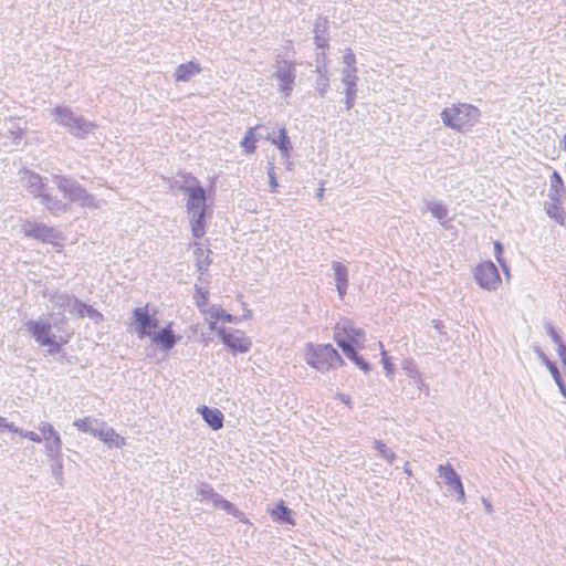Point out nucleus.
Here are the masks:
<instances>
[{
  "mask_svg": "<svg viewBox=\"0 0 566 566\" xmlns=\"http://www.w3.org/2000/svg\"><path fill=\"white\" fill-rule=\"evenodd\" d=\"M480 109L472 104L459 103L442 109L440 116L442 123L457 132H470L479 122Z\"/></svg>",
  "mask_w": 566,
  "mask_h": 566,
  "instance_id": "f257e3e1",
  "label": "nucleus"
},
{
  "mask_svg": "<svg viewBox=\"0 0 566 566\" xmlns=\"http://www.w3.org/2000/svg\"><path fill=\"white\" fill-rule=\"evenodd\" d=\"M51 115L59 125L65 127L76 138H86L97 127L93 122L87 120L82 115H76L71 108L65 106L54 107L51 111Z\"/></svg>",
  "mask_w": 566,
  "mask_h": 566,
  "instance_id": "f03ea898",
  "label": "nucleus"
},
{
  "mask_svg": "<svg viewBox=\"0 0 566 566\" xmlns=\"http://www.w3.org/2000/svg\"><path fill=\"white\" fill-rule=\"evenodd\" d=\"M53 182L70 202L77 203L82 208H98L95 197L88 193L77 180L64 175H53Z\"/></svg>",
  "mask_w": 566,
  "mask_h": 566,
  "instance_id": "7ed1b4c3",
  "label": "nucleus"
},
{
  "mask_svg": "<svg viewBox=\"0 0 566 566\" xmlns=\"http://www.w3.org/2000/svg\"><path fill=\"white\" fill-rule=\"evenodd\" d=\"M306 363L316 370L324 373L343 364L338 352L331 344H307Z\"/></svg>",
  "mask_w": 566,
  "mask_h": 566,
  "instance_id": "20e7f679",
  "label": "nucleus"
},
{
  "mask_svg": "<svg viewBox=\"0 0 566 566\" xmlns=\"http://www.w3.org/2000/svg\"><path fill=\"white\" fill-rule=\"evenodd\" d=\"M197 495L201 503H211L213 509L222 510L229 515L238 518L242 523H248L245 514L240 511L233 503L214 491L211 484L200 482L196 486Z\"/></svg>",
  "mask_w": 566,
  "mask_h": 566,
  "instance_id": "39448f33",
  "label": "nucleus"
},
{
  "mask_svg": "<svg viewBox=\"0 0 566 566\" xmlns=\"http://www.w3.org/2000/svg\"><path fill=\"white\" fill-rule=\"evenodd\" d=\"M185 184L179 189L187 195V212H198L207 210L206 190L199 180L192 175H185Z\"/></svg>",
  "mask_w": 566,
  "mask_h": 566,
  "instance_id": "423d86ee",
  "label": "nucleus"
},
{
  "mask_svg": "<svg viewBox=\"0 0 566 566\" xmlns=\"http://www.w3.org/2000/svg\"><path fill=\"white\" fill-rule=\"evenodd\" d=\"M156 313L157 311L155 310L150 312L148 304L133 310L135 332L139 339L149 337L158 328L159 321L156 317Z\"/></svg>",
  "mask_w": 566,
  "mask_h": 566,
  "instance_id": "0eeeda50",
  "label": "nucleus"
},
{
  "mask_svg": "<svg viewBox=\"0 0 566 566\" xmlns=\"http://www.w3.org/2000/svg\"><path fill=\"white\" fill-rule=\"evenodd\" d=\"M334 340L346 357L354 361V326L350 321L344 319L336 323Z\"/></svg>",
  "mask_w": 566,
  "mask_h": 566,
  "instance_id": "6e6552de",
  "label": "nucleus"
},
{
  "mask_svg": "<svg viewBox=\"0 0 566 566\" xmlns=\"http://www.w3.org/2000/svg\"><path fill=\"white\" fill-rule=\"evenodd\" d=\"M439 478L442 479L443 484L450 494H454L459 502L465 501V493L460 475L455 472L451 464H439L438 465Z\"/></svg>",
  "mask_w": 566,
  "mask_h": 566,
  "instance_id": "1a4fd4ad",
  "label": "nucleus"
},
{
  "mask_svg": "<svg viewBox=\"0 0 566 566\" xmlns=\"http://www.w3.org/2000/svg\"><path fill=\"white\" fill-rule=\"evenodd\" d=\"M474 279L486 291H495L501 283L500 273L491 261L482 262L475 268Z\"/></svg>",
  "mask_w": 566,
  "mask_h": 566,
  "instance_id": "9d476101",
  "label": "nucleus"
},
{
  "mask_svg": "<svg viewBox=\"0 0 566 566\" xmlns=\"http://www.w3.org/2000/svg\"><path fill=\"white\" fill-rule=\"evenodd\" d=\"M273 76L277 80L279 91L285 97H289L293 91L296 77L295 69L293 65L287 61L279 62Z\"/></svg>",
  "mask_w": 566,
  "mask_h": 566,
  "instance_id": "9b49d317",
  "label": "nucleus"
},
{
  "mask_svg": "<svg viewBox=\"0 0 566 566\" xmlns=\"http://www.w3.org/2000/svg\"><path fill=\"white\" fill-rule=\"evenodd\" d=\"M20 182L22 187L35 199H40L46 191L42 176L29 169L19 171Z\"/></svg>",
  "mask_w": 566,
  "mask_h": 566,
  "instance_id": "f8f14e48",
  "label": "nucleus"
},
{
  "mask_svg": "<svg viewBox=\"0 0 566 566\" xmlns=\"http://www.w3.org/2000/svg\"><path fill=\"white\" fill-rule=\"evenodd\" d=\"M218 336L222 343L233 352L247 353L251 347V340L240 331L231 333L224 327H220V329H218Z\"/></svg>",
  "mask_w": 566,
  "mask_h": 566,
  "instance_id": "ddd939ff",
  "label": "nucleus"
},
{
  "mask_svg": "<svg viewBox=\"0 0 566 566\" xmlns=\"http://www.w3.org/2000/svg\"><path fill=\"white\" fill-rule=\"evenodd\" d=\"M22 231L27 237L42 242H51L59 238L57 231L44 223L25 221L22 224Z\"/></svg>",
  "mask_w": 566,
  "mask_h": 566,
  "instance_id": "4468645a",
  "label": "nucleus"
},
{
  "mask_svg": "<svg viewBox=\"0 0 566 566\" xmlns=\"http://www.w3.org/2000/svg\"><path fill=\"white\" fill-rule=\"evenodd\" d=\"M38 429L41 432L42 441L45 442V453L54 452L56 454L57 451L62 450L61 436L50 422H40Z\"/></svg>",
  "mask_w": 566,
  "mask_h": 566,
  "instance_id": "2eb2a0df",
  "label": "nucleus"
},
{
  "mask_svg": "<svg viewBox=\"0 0 566 566\" xmlns=\"http://www.w3.org/2000/svg\"><path fill=\"white\" fill-rule=\"evenodd\" d=\"M148 338H150L155 345L159 346L161 350L167 353L175 347L180 337L174 333L171 323H169L163 328H156Z\"/></svg>",
  "mask_w": 566,
  "mask_h": 566,
  "instance_id": "dca6fc26",
  "label": "nucleus"
},
{
  "mask_svg": "<svg viewBox=\"0 0 566 566\" xmlns=\"http://www.w3.org/2000/svg\"><path fill=\"white\" fill-rule=\"evenodd\" d=\"M27 328L41 346L50 344V340L55 338L50 323L31 319L27 323Z\"/></svg>",
  "mask_w": 566,
  "mask_h": 566,
  "instance_id": "f3484780",
  "label": "nucleus"
},
{
  "mask_svg": "<svg viewBox=\"0 0 566 566\" xmlns=\"http://www.w3.org/2000/svg\"><path fill=\"white\" fill-rule=\"evenodd\" d=\"M49 300L52 303V308L57 310L59 312L67 311L73 314L78 298L65 292L56 291L50 295Z\"/></svg>",
  "mask_w": 566,
  "mask_h": 566,
  "instance_id": "a211bd4d",
  "label": "nucleus"
},
{
  "mask_svg": "<svg viewBox=\"0 0 566 566\" xmlns=\"http://www.w3.org/2000/svg\"><path fill=\"white\" fill-rule=\"evenodd\" d=\"M94 437L102 440L109 448H119L125 444V439L117 434L115 430L108 427L104 421H102V426L97 428V432L94 433Z\"/></svg>",
  "mask_w": 566,
  "mask_h": 566,
  "instance_id": "6ab92c4d",
  "label": "nucleus"
},
{
  "mask_svg": "<svg viewBox=\"0 0 566 566\" xmlns=\"http://www.w3.org/2000/svg\"><path fill=\"white\" fill-rule=\"evenodd\" d=\"M198 411L202 416L205 422L212 429L219 430L223 427V413L217 408H210L202 406L198 408Z\"/></svg>",
  "mask_w": 566,
  "mask_h": 566,
  "instance_id": "aec40b11",
  "label": "nucleus"
},
{
  "mask_svg": "<svg viewBox=\"0 0 566 566\" xmlns=\"http://www.w3.org/2000/svg\"><path fill=\"white\" fill-rule=\"evenodd\" d=\"M328 20L323 17H318L314 23L313 32L315 43L318 48H326L328 45Z\"/></svg>",
  "mask_w": 566,
  "mask_h": 566,
  "instance_id": "412c9836",
  "label": "nucleus"
},
{
  "mask_svg": "<svg viewBox=\"0 0 566 566\" xmlns=\"http://www.w3.org/2000/svg\"><path fill=\"white\" fill-rule=\"evenodd\" d=\"M566 196V189L560 175L554 170L549 179V200L563 201Z\"/></svg>",
  "mask_w": 566,
  "mask_h": 566,
  "instance_id": "4be33fe9",
  "label": "nucleus"
},
{
  "mask_svg": "<svg viewBox=\"0 0 566 566\" xmlns=\"http://www.w3.org/2000/svg\"><path fill=\"white\" fill-rule=\"evenodd\" d=\"M424 211H429L442 226L450 221L449 211L440 201L426 200Z\"/></svg>",
  "mask_w": 566,
  "mask_h": 566,
  "instance_id": "5701e85b",
  "label": "nucleus"
},
{
  "mask_svg": "<svg viewBox=\"0 0 566 566\" xmlns=\"http://www.w3.org/2000/svg\"><path fill=\"white\" fill-rule=\"evenodd\" d=\"M201 67L196 62H187L179 64L174 73V77L177 82H188L192 76L198 74Z\"/></svg>",
  "mask_w": 566,
  "mask_h": 566,
  "instance_id": "b1692460",
  "label": "nucleus"
},
{
  "mask_svg": "<svg viewBox=\"0 0 566 566\" xmlns=\"http://www.w3.org/2000/svg\"><path fill=\"white\" fill-rule=\"evenodd\" d=\"M39 200L52 214L67 211V203L63 202L57 197L51 196L48 191H45Z\"/></svg>",
  "mask_w": 566,
  "mask_h": 566,
  "instance_id": "393cba45",
  "label": "nucleus"
},
{
  "mask_svg": "<svg viewBox=\"0 0 566 566\" xmlns=\"http://www.w3.org/2000/svg\"><path fill=\"white\" fill-rule=\"evenodd\" d=\"M206 212L207 210H201L188 213L190 217L192 235L197 239L202 238L206 233Z\"/></svg>",
  "mask_w": 566,
  "mask_h": 566,
  "instance_id": "a878e982",
  "label": "nucleus"
},
{
  "mask_svg": "<svg viewBox=\"0 0 566 566\" xmlns=\"http://www.w3.org/2000/svg\"><path fill=\"white\" fill-rule=\"evenodd\" d=\"M292 510L289 509L283 501H280L275 507L271 511V517L273 521L282 524H291L294 525V520L292 517Z\"/></svg>",
  "mask_w": 566,
  "mask_h": 566,
  "instance_id": "bb28decb",
  "label": "nucleus"
},
{
  "mask_svg": "<svg viewBox=\"0 0 566 566\" xmlns=\"http://www.w3.org/2000/svg\"><path fill=\"white\" fill-rule=\"evenodd\" d=\"M563 201H556V200H549V202H546L544 208L546 214L555 220L558 224L564 226L565 219H566V212L564 208L562 207Z\"/></svg>",
  "mask_w": 566,
  "mask_h": 566,
  "instance_id": "cd10ccee",
  "label": "nucleus"
},
{
  "mask_svg": "<svg viewBox=\"0 0 566 566\" xmlns=\"http://www.w3.org/2000/svg\"><path fill=\"white\" fill-rule=\"evenodd\" d=\"M46 455L52 461V464H51L52 476L55 479L57 484L62 486L64 483L62 450L57 451L56 454L54 452H51V453H46Z\"/></svg>",
  "mask_w": 566,
  "mask_h": 566,
  "instance_id": "c85d7f7f",
  "label": "nucleus"
},
{
  "mask_svg": "<svg viewBox=\"0 0 566 566\" xmlns=\"http://www.w3.org/2000/svg\"><path fill=\"white\" fill-rule=\"evenodd\" d=\"M73 314H75L80 318L87 316L91 319H93L95 323H98L99 321L103 319V315L97 310H95L91 305L83 303L80 300H77V302H76Z\"/></svg>",
  "mask_w": 566,
  "mask_h": 566,
  "instance_id": "c756f323",
  "label": "nucleus"
},
{
  "mask_svg": "<svg viewBox=\"0 0 566 566\" xmlns=\"http://www.w3.org/2000/svg\"><path fill=\"white\" fill-rule=\"evenodd\" d=\"M344 60H345V63L347 64V67L343 72L344 73L343 82L346 85V104H347V108L349 109L353 105V90H354V76H352L350 71H349L350 60H352L350 54H346L344 56Z\"/></svg>",
  "mask_w": 566,
  "mask_h": 566,
  "instance_id": "7c9ffc66",
  "label": "nucleus"
},
{
  "mask_svg": "<svg viewBox=\"0 0 566 566\" xmlns=\"http://www.w3.org/2000/svg\"><path fill=\"white\" fill-rule=\"evenodd\" d=\"M195 249V259H196V266L198 272L202 275L208 271V268L211 263V260L209 258L210 250H205L199 243H196Z\"/></svg>",
  "mask_w": 566,
  "mask_h": 566,
  "instance_id": "2f4dec72",
  "label": "nucleus"
},
{
  "mask_svg": "<svg viewBox=\"0 0 566 566\" xmlns=\"http://www.w3.org/2000/svg\"><path fill=\"white\" fill-rule=\"evenodd\" d=\"M335 273L336 287L340 296H343L347 289V269L339 262L333 264Z\"/></svg>",
  "mask_w": 566,
  "mask_h": 566,
  "instance_id": "473e14b6",
  "label": "nucleus"
},
{
  "mask_svg": "<svg viewBox=\"0 0 566 566\" xmlns=\"http://www.w3.org/2000/svg\"><path fill=\"white\" fill-rule=\"evenodd\" d=\"M272 143L277 147L281 151L283 158L290 157V151L292 149L290 137L287 136L286 129L281 128L279 130V136L272 139Z\"/></svg>",
  "mask_w": 566,
  "mask_h": 566,
  "instance_id": "72a5a7b5",
  "label": "nucleus"
},
{
  "mask_svg": "<svg viewBox=\"0 0 566 566\" xmlns=\"http://www.w3.org/2000/svg\"><path fill=\"white\" fill-rule=\"evenodd\" d=\"M73 426L76 427L81 432L94 436V433L97 432V428L102 426V421L91 417H85L83 419L75 420Z\"/></svg>",
  "mask_w": 566,
  "mask_h": 566,
  "instance_id": "f704fd0d",
  "label": "nucleus"
},
{
  "mask_svg": "<svg viewBox=\"0 0 566 566\" xmlns=\"http://www.w3.org/2000/svg\"><path fill=\"white\" fill-rule=\"evenodd\" d=\"M205 315H208L211 319H221L223 322L228 323H235L237 317L227 313L223 308L220 306L212 305L210 306Z\"/></svg>",
  "mask_w": 566,
  "mask_h": 566,
  "instance_id": "c9c22d12",
  "label": "nucleus"
},
{
  "mask_svg": "<svg viewBox=\"0 0 566 566\" xmlns=\"http://www.w3.org/2000/svg\"><path fill=\"white\" fill-rule=\"evenodd\" d=\"M374 449L377 450V455L384 459L388 464H391L396 459V453L389 449L381 440H374Z\"/></svg>",
  "mask_w": 566,
  "mask_h": 566,
  "instance_id": "e433bc0d",
  "label": "nucleus"
},
{
  "mask_svg": "<svg viewBox=\"0 0 566 566\" xmlns=\"http://www.w3.org/2000/svg\"><path fill=\"white\" fill-rule=\"evenodd\" d=\"M256 128H258V126L249 128L248 132L245 133L244 138L241 142V146L244 148V151L247 154L254 153V150L256 148V145H255L256 144V138H255V135H254V132H255Z\"/></svg>",
  "mask_w": 566,
  "mask_h": 566,
  "instance_id": "4c0bfd02",
  "label": "nucleus"
},
{
  "mask_svg": "<svg viewBox=\"0 0 566 566\" xmlns=\"http://www.w3.org/2000/svg\"><path fill=\"white\" fill-rule=\"evenodd\" d=\"M208 294H209L208 291L202 290L198 285L195 286V296L193 297L196 300V305L203 314L207 312V310L205 307L207 305Z\"/></svg>",
  "mask_w": 566,
  "mask_h": 566,
  "instance_id": "58836bf2",
  "label": "nucleus"
},
{
  "mask_svg": "<svg viewBox=\"0 0 566 566\" xmlns=\"http://www.w3.org/2000/svg\"><path fill=\"white\" fill-rule=\"evenodd\" d=\"M537 356L541 359L542 364L547 367L553 378H558L560 373L556 367L555 363H553L541 349H536Z\"/></svg>",
  "mask_w": 566,
  "mask_h": 566,
  "instance_id": "ea45409f",
  "label": "nucleus"
},
{
  "mask_svg": "<svg viewBox=\"0 0 566 566\" xmlns=\"http://www.w3.org/2000/svg\"><path fill=\"white\" fill-rule=\"evenodd\" d=\"M402 369L410 379L419 378V369L413 360L406 359L402 363Z\"/></svg>",
  "mask_w": 566,
  "mask_h": 566,
  "instance_id": "a19ab883",
  "label": "nucleus"
},
{
  "mask_svg": "<svg viewBox=\"0 0 566 566\" xmlns=\"http://www.w3.org/2000/svg\"><path fill=\"white\" fill-rule=\"evenodd\" d=\"M544 328H545L546 334L551 337L552 342L556 346H559V344H563L562 337L559 336V334L555 329V326L553 325L552 322H546L544 324Z\"/></svg>",
  "mask_w": 566,
  "mask_h": 566,
  "instance_id": "79ce46f5",
  "label": "nucleus"
},
{
  "mask_svg": "<svg viewBox=\"0 0 566 566\" xmlns=\"http://www.w3.org/2000/svg\"><path fill=\"white\" fill-rule=\"evenodd\" d=\"M266 172H268V176H269V182H270V188H271L270 191L271 192H275L279 184H277L276 175H275V171H274L273 163H269L268 168H266Z\"/></svg>",
  "mask_w": 566,
  "mask_h": 566,
  "instance_id": "37998d69",
  "label": "nucleus"
},
{
  "mask_svg": "<svg viewBox=\"0 0 566 566\" xmlns=\"http://www.w3.org/2000/svg\"><path fill=\"white\" fill-rule=\"evenodd\" d=\"M502 252H503L502 244L499 241H495V243H494L495 258H496L497 262L501 264V266L503 268V270L506 272V274H509L507 266L505 265V262L502 259Z\"/></svg>",
  "mask_w": 566,
  "mask_h": 566,
  "instance_id": "c03bdc74",
  "label": "nucleus"
},
{
  "mask_svg": "<svg viewBox=\"0 0 566 566\" xmlns=\"http://www.w3.org/2000/svg\"><path fill=\"white\" fill-rule=\"evenodd\" d=\"M45 346H48V349H46L48 355H55L62 350V343L56 342L55 338L50 340V344H46Z\"/></svg>",
  "mask_w": 566,
  "mask_h": 566,
  "instance_id": "a18cd8bd",
  "label": "nucleus"
},
{
  "mask_svg": "<svg viewBox=\"0 0 566 566\" xmlns=\"http://www.w3.org/2000/svg\"><path fill=\"white\" fill-rule=\"evenodd\" d=\"M381 355H382L381 360H382L384 368L386 370V375L390 377L394 374V366L390 363V358L387 356V353L384 349L381 350Z\"/></svg>",
  "mask_w": 566,
  "mask_h": 566,
  "instance_id": "49530a36",
  "label": "nucleus"
},
{
  "mask_svg": "<svg viewBox=\"0 0 566 566\" xmlns=\"http://www.w3.org/2000/svg\"><path fill=\"white\" fill-rule=\"evenodd\" d=\"M20 437L22 438H27L33 442H36V443H40L42 442V437L41 434L34 432V431H29V430H22V432H20Z\"/></svg>",
  "mask_w": 566,
  "mask_h": 566,
  "instance_id": "de8ad7c7",
  "label": "nucleus"
},
{
  "mask_svg": "<svg viewBox=\"0 0 566 566\" xmlns=\"http://www.w3.org/2000/svg\"><path fill=\"white\" fill-rule=\"evenodd\" d=\"M413 382H415V385L417 386V388H418L420 391H424V392H426V395H428V392H429V388H428V386L424 384V381H423V379H422L421 375H419V378H415V379H413Z\"/></svg>",
  "mask_w": 566,
  "mask_h": 566,
  "instance_id": "09e8293b",
  "label": "nucleus"
},
{
  "mask_svg": "<svg viewBox=\"0 0 566 566\" xmlns=\"http://www.w3.org/2000/svg\"><path fill=\"white\" fill-rule=\"evenodd\" d=\"M557 353H558V356H559L563 365L566 368V345L564 343L559 344V346H557Z\"/></svg>",
  "mask_w": 566,
  "mask_h": 566,
  "instance_id": "8fccbe9b",
  "label": "nucleus"
},
{
  "mask_svg": "<svg viewBox=\"0 0 566 566\" xmlns=\"http://www.w3.org/2000/svg\"><path fill=\"white\" fill-rule=\"evenodd\" d=\"M4 430H9V431L18 433L20 436V432H22L23 429L17 427L13 422H8L6 420V422H4Z\"/></svg>",
  "mask_w": 566,
  "mask_h": 566,
  "instance_id": "3c124183",
  "label": "nucleus"
},
{
  "mask_svg": "<svg viewBox=\"0 0 566 566\" xmlns=\"http://www.w3.org/2000/svg\"><path fill=\"white\" fill-rule=\"evenodd\" d=\"M554 380H555L556 385L558 386L560 394L566 399V385H565L562 376H558V378H554Z\"/></svg>",
  "mask_w": 566,
  "mask_h": 566,
  "instance_id": "603ef678",
  "label": "nucleus"
},
{
  "mask_svg": "<svg viewBox=\"0 0 566 566\" xmlns=\"http://www.w3.org/2000/svg\"><path fill=\"white\" fill-rule=\"evenodd\" d=\"M356 366L363 369L364 371L369 370V365L366 363L360 356L356 354Z\"/></svg>",
  "mask_w": 566,
  "mask_h": 566,
  "instance_id": "864d4df0",
  "label": "nucleus"
},
{
  "mask_svg": "<svg viewBox=\"0 0 566 566\" xmlns=\"http://www.w3.org/2000/svg\"><path fill=\"white\" fill-rule=\"evenodd\" d=\"M206 321L209 323V328L218 333L220 327L217 326V319H211L208 315H206Z\"/></svg>",
  "mask_w": 566,
  "mask_h": 566,
  "instance_id": "5fc2aeb1",
  "label": "nucleus"
},
{
  "mask_svg": "<svg viewBox=\"0 0 566 566\" xmlns=\"http://www.w3.org/2000/svg\"><path fill=\"white\" fill-rule=\"evenodd\" d=\"M483 504H484L485 510H486L488 512H492V505H491V503H490L489 501L483 500Z\"/></svg>",
  "mask_w": 566,
  "mask_h": 566,
  "instance_id": "6e6d98bb",
  "label": "nucleus"
},
{
  "mask_svg": "<svg viewBox=\"0 0 566 566\" xmlns=\"http://www.w3.org/2000/svg\"><path fill=\"white\" fill-rule=\"evenodd\" d=\"M363 334V332L358 328H356L355 335H356V347L358 346L359 337Z\"/></svg>",
  "mask_w": 566,
  "mask_h": 566,
  "instance_id": "4d7b16f0",
  "label": "nucleus"
},
{
  "mask_svg": "<svg viewBox=\"0 0 566 566\" xmlns=\"http://www.w3.org/2000/svg\"><path fill=\"white\" fill-rule=\"evenodd\" d=\"M4 422H6V418L0 416V431L4 430Z\"/></svg>",
  "mask_w": 566,
  "mask_h": 566,
  "instance_id": "13d9d810",
  "label": "nucleus"
},
{
  "mask_svg": "<svg viewBox=\"0 0 566 566\" xmlns=\"http://www.w3.org/2000/svg\"><path fill=\"white\" fill-rule=\"evenodd\" d=\"M403 471H405L409 476L412 474V473H411V470H410V468H409L408 462L405 464Z\"/></svg>",
  "mask_w": 566,
  "mask_h": 566,
  "instance_id": "bf43d9fd",
  "label": "nucleus"
},
{
  "mask_svg": "<svg viewBox=\"0 0 566 566\" xmlns=\"http://www.w3.org/2000/svg\"><path fill=\"white\" fill-rule=\"evenodd\" d=\"M243 317H244V318H251V317H252V312H251V310H247V312L244 313Z\"/></svg>",
  "mask_w": 566,
  "mask_h": 566,
  "instance_id": "052dcab7",
  "label": "nucleus"
},
{
  "mask_svg": "<svg viewBox=\"0 0 566 566\" xmlns=\"http://www.w3.org/2000/svg\"><path fill=\"white\" fill-rule=\"evenodd\" d=\"M323 191H324V189H323V188L318 189L317 197H318L319 199L323 197Z\"/></svg>",
  "mask_w": 566,
  "mask_h": 566,
  "instance_id": "680f3d73",
  "label": "nucleus"
},
{
  "mask_svg": "<svg viewBox=\"0 0 566 566\" xmlns=\"http://www.w3.org/2000/svg\"><path fill=\"white\" fill-rule=\"evenodd\" d=\"M563 142H564V149H565V151H566V134H565V135H564V137H563Z\"/></svg>",
  "mask_w": 566,
  "mask_h": 566,
  "instance_id": "e2e57ef3",
  "label": "nucleus"
},
{
  "mask_svg": "<svg viewBox=\"0 0 566 566\" xmlns=\"http://www.w3.org/2000/svg\"><path fill=\"white\" fill-rule=\"evenodd\" d=\"M377 345H378L380 348H382V344H381V342H377Z\"/></svg>",
  "mask_w": 566,
  "mask_h": 566,
  "instance_id": "0e129e2a",
  "label": "nucleus"
},
{
  "mask_svg": "<svg viewBox=\"0 0 566 566\" xmlns=\"http://www.w3.org/2000/svg\"><path fill=\"white\" fill-rule=\"evenodd\" d=\"M436 328H438V329L440 328V323L436 324Z\"/></svg>",
  "mask_w": 566,
  "mask_h": 566,
  "instance_id": "69168bd1",
  "label": "nucleus"
}]
</instances>
